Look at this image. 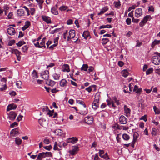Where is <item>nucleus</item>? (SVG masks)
Instances as JSON below:
<instances>
[{"label":"nucleus","mask_w":160,"mask_h":160,"mask_svg":"<svg viewBox=\"0 0 160 160\" xmlns=\"http://www.w3.org/2000/svg\"><path fill=\"white\" fill-rule=\"evenodd\" d=\"M100 98V96L99 94H96L95 95L94 100L92 104V107L93 109L96 110L99 107Z\"/></svg>","instance_id":"obj_1"},{"label":"nucleus","mask_w":160,"mask_h":160,"mask_svg":"<svg viewBox=\"0 0 160 160\" xmlns=\"http://www.w3.org/2000/svg\"><path fill=\"white\" fill-rule=\"evenodd\" d=\"M154 54L156 55L152 57L153 63L156 65L159 64L160 62V59L159 57H160V53L158 52H155Z\"/></svg>","instance_id":"obj_2"},{"label":"nucleus","mask_w":160,"mask_h":160,"mask_svg":"<svg viewBox=\"0 0 160 160\" xmlns=\"http://www.w3.org/2000/svg\"><path fill=\"white\" fill-rule=\"evenodd\" d=\"M84 120L85 123L87 124H91L93 122L94 119L92 116H88L85 118Z\"/></svg>","instance_id":"obj_3"},{"label":"nucleus","mask_w":160,"mask_h":160,"mask_svg":"<svg viewBox=\"0 0 160 160\" xmlns=\"http://www.w3.org/2000/svg\"><path fill=\"white\" fill-rule=\"evenodd\" d=\"M17 114L15 112H9L8 114V118L10 120L13 121L15 119L17 116Z\"/></svg>","instance_id":"obj_4"},{"label":"nucleus","mask_w":160,"mask_h":160,"mask_svg":"<svg viewBox=\"0 0 160 160\" xmlns=\"http://www.w3.org/2000/svg\"><path fill=\"white\" fill-rule=\"evenodd\" d=\"M49 73L48 70H45L41 73V75L43 79L47 80L49 78Z\"/></svg>","instance_id":"obj_5"},{"label":"nucleus","mask_w":160,"mask_h":160,"mask_svg":"<svg viewBox=\"0 0 160 160\" xmlns=\"http://www.w3.org/2000/svg\"><path fill=\"white\" fill-rule=\"evenodd\" d=\"M75 31L74 30H71L69 32V35L67 37V41H68L71 38H73L75 36Z\"/></svg>","instance_id":"obj_6"},{"label":"nucleus","mask_w":160,"mask_h":160,"mask_svg":"<svg viewBox=\"0 0 160 160\" xmlns=\"http://www.w3.org/2000/svg\"><path fill=\"white\" fill-rule=\"evenodd\" d=\"M42 20L48 24L51 23L52 21L50 17L48 16L42 15L41 17Z\"/></svg>","instance_id":"obj_7"},{"label":"nucleus","mask_w":160,"mask_h":160,"mask_svg":"<svg viewBox=\"0 0 160 160\" xmlns=\"http://www.w3.org/2000/svg\"><path fill=\"white\" fill-rule=\"evenodd\" d=\"M78 150V147L77 146H75L73 147V148L72 150L69 151V152L71 155H73L77 154Z\"/></svg>","instance_id":"obj_8"},{"label":"nucleus","mask_w":160,"mask_h":160,"mask_svg":"<svg viewBox=\"0 0 160 160\" xmlns=\"http://www.w3.org/2000/svg\"><path fill=\"white\" fill-rule=\"evenodd\" d=\"M120 123L121 124H124L127 123V118L123 115H121L119 118Z\"/></svg>","instance_id":"obj_9"},{"label":"nucleus","mask_w":160,"mask_h":160,"mask_svg":"<svg viewBox=\"0 0 160 160\" xmlns=\"http://www.w3.org/2000/svg\"><path fill=\"white\" fill-rule=\"evenodd\" d=\"M142 14V10L141 8H139L135 10V16L137 18L141 16Z\"/></svg>","instance_id":"obj_10"},{"label":"nucleus","mask_w":160,"mask_h":160,"mask_svg":"<svg viewBox=\"0 0 160 160\" xmlns=\"http://www.w3.org/2000/svg\"><path fill=\"white\" fill-rule=\"evenodd\" d=\"M78 141V139L76 137L70 138L66 141L67 143L71 142L73 144L76 143Z\"/></svg>","instance_id":"obj_11"},{"label":"nucleus","mask_w":160,"mask_h":160,"mask_svg":"<svg viewBox=\"0 0 160 160\" xmlns=\"http://www.w3.org/2000/svg\"><path fill=\"white\" fill-rule=\"evenodd\" d=\"M7 32L10 35H13L15 33V29L13 28H9L7 29Z\"/></svg>","instance_id":"obj_12"},{"label":"nucleus","mask_w":160,"mask_h":160,"mask_svg":"<svg viewBox=\"0 0 160 160\" xmlns=\"http://www.w3.org/2000/svg\"><path fill=\"white\" fill-rule=\"evenodd\" d=\"M17 107V105L14 104H12L9 105L7 108V111H8L12 109H15Z\"/></svg>","instance_id":"obj_13"},{"label":"nucleus","mask_w":160,"mask_h":160,"mask_svg":"<svg viewBox=\"0 0 160 160\" xmlns=\"http://www.w3.org/2000/svg\"><path fill=\"white\" fill-rule=\"evenodd\" d=\"M68 82L67 80L64 79H62L60 82V85L62 87H66L67 85Z\"/></svg>","instance_id":"obj_14"},{"label":"nucleus","mask_w":160,"mask_h":160,"mask_svg":"<svg viewBox=\"0 0 160 160\" xmlns=\"http://www.w3.org/2000/svg\"><path fill=\"white\" fill-rule=\"evenodd\" d=\"M124 109L125 113H126V116L128 117L129 116L130 114L131 110L126 105H125L124 107Z\"/></svg>","instance_id":"obj_15"},{"label":"nucleus","mask_w":160,"mask_h":160,"mask_svg":"<svg viewBox=\"0 0 160 160\" xmlns=\"http://www.w3.org/2000/svg\"><path fill=\"white\" fill-rule=\"evenodd\" d=\"M88 112V109L86 108V106H85V107H84L83 108H82L80 112H79V113L82 115H85L87 114Z\"/></svg>","instance_id":"obj_16"},{"label":"nucleus","mask_w":160,"mask_h":160,"mask_svg":"<svg viewBox=\"0 0 160 160\" xmlns=\"http://www.w3.org/2000/svg\"><path fill=\"white\" fill-rule=\"evenodd\" d=\"M46 39V38H44L42 39V42L39 43V46H38L39 48H42L43 47H44V48H45L46 46H45V42Z\"/></svg>","instance_id":"obj_17"},{"label":"nucleus","mask_w":160,"mask_h":160,"mask_svg":"<svg viewBox=\"0 0 160 160\" xmlns=\"http://www.w3.org/2000/svg\"><path fill=\"white\" fill-rule=\"evenodd\" d=\"M63 72H69L70 71L69 66L68 64H65L62 66Z\"/></svg>","instance_id":"obj_18"},{"label":"nucleus","mask_w":160,"mask_h":160,"mask_svg":"<svg viewBox=\"0 0 160 160\" xmlns=\"http://www.w3.org/2000/svg\"><path fill=\"white\" fill-rule=\"evenodd\" d=\"M108 8L107 7H105L101 9V11L98 14V15H100L103 14L106 11H108Z\"/></svg>","instance_id":"obj_19"},{"label":"nucleus","mask_w":160,"mask_h":160,"mask_svg":"<svg viewBox=\"0 0 160 160\" xmlns=\"http://www.w3.org/2000/svg\"><path fill=\"white\" fill-rule=\"evenodd\" d=\"M43 110H48V112L47 114L50 117H52L53 115V112L51 111V110L48 109V107L47 106H45V107L43 108Z\"/></svg>","instance_id":"obj_20"},{"label":"nucleus","mask_w":160,"mask_h":160,"mask_svg":"<svg viewBox=\"0 0 160 160\" xmlns=\"http://www.w3.org/2000/svg\"><path fill=\"white\" fill-rule=\"evenodd\" d=\"M46 157L44 153L42 152V153H39L38 156L37 158V159L38 160H42V159L43 158H44Z\"/></svg>","instance_id":"obj_21"},{"label":"nucleus","mask_w":160,"mask_h":160,"mask_svg":"<svg viewBox=\"0 0 160 160\" xmlns=\"http://www.w3.org/2000/svg\"><path fill=\"white\" fill-rule=\"evenodd\" d=\"M30 25V22L29 21H26L25 22V25L22 28V30L24 31L28 28Z\"/></svg>","instance_id":"obj_22"},{"label":"nucleus","mask_w":160,"mask_h":160,"mask_svg":"<svg viewBox=\"0 0 160 160\" xmlns=\"http://www.w3.org/2000/svg\"><path fill=\"white\" fill-rule=\"evenodd\" d=\"M96 86L95 85H93L86 88L85 90L88 91L89 92H90L92 90V89L94 88V90L96 89Z\"/></svg>","instance_id":"obj_23"},{"label":"nucleus","mask_w":160,"mask_h":160,"mask_svg":"<svg viewBox=\"0 0 160 160\" xmlns=\"http://www.w3.org/2000/svg\"><path fill=\"white\" fill-rule=\"evenodd\" d=\"M51 12L53 14L58 15V11L57 9V7H53L51 9Z\"/></svg>","instance_id":"obj_24"},{"label":"nucleus","mask_w":160,"mask_h":160,"mask_svg":"<svg viewBox=\"0 0 160 160\" xmlns=\"http://www.w3.org/2000/svg\"><path fill=\"white\" fill-rule=\"evenodd\" d=\"M53 132L56 135L61 136L62 134V131L60 129H56Z\"/></svg>","instance_id":"obj_25"},{"label":"nucleus","mask_w":160,"mask_h":160,"mask_svg":"<svg viewBox=\"0 0 160 160\" xmlns=\"http://www.w3.org/2000/svg\"><path fill=\"white\" fill-rule=\"evenodd\" d=\"M160 44V40H158L155 39L152 42V47L154 48L155 46L156 45H158Z\"/></svg>","instance_id":"obj_26"},{"label":"nucleus","mask_w":160,"mask_h":160,"mask_svg":"<svg viewBox=\"0 0 160 160\" xmlns=\"http://www.w3.org/2000/svg\"><path fill=\"white\" fill-rule=\"evenodd\" d=\"M47 83L49 86H53L56 83V82L51 80H48Z\"/></svg>","instance_id":"obj_27"},{"label":"nucleus","mask_w":160,"mask_h":160,"mask_svg":"<svg viewBox=\"0 0 160 160\" xmlns=\"http://www.w3.org/2000/svg\"><path fill=\"white\" fill-rule=\"evenodd\" d=\"M19 133L18 129L16 128L12 130L10 132V134L14 135L18 134Z\"/></svg>","instance_id":"obj_28"},{"label":"nucleus","mask_w":160,"mask_h":160,"mask_svg":"<svg viewBox=\"0 0 160 160\" xmlns=\"http://www.w3.org/2000/svg\"><path fill=\"white\" fill-rule=\"evenodd\" d=\"M18 14L20 16H23L24 15V11L23 9H20L17 11Z\"/></svg>","instance_id":"obj_29"},{"label":"nucleus","mask_w":160,"mask_h":160,"mask_svg":"<svg viewBox=\"0 0 160 160\" xmlns=\"http://www.w3.org/2000/svg\"><path fill=\"white\" fill-rule=\"evenodd\" d=\"M89 36V33L88 31H85L84 32L82 36L85 39H87Z\"/></svg>","instance_id":"obj_30"},{"label":"nucleus","mask_w":160,"mask_h":160,"mask_svg":"<svg viewBox=\"0 0 160 160\" xmlns=\"http://www.w3.org/2000/svg\"><path fill=\"white\" fill-rule=\"evenodd\" d=\"M37 2L38 3L40 8L41 9L42 8V4L44 2L43 0H36Z\"/></svg>","instance_id":"obj_31"},{"label":"nucleus","mask_w":160,"mask_h":160,"mask_svg":"<svg viewBox=\"0 0 160 160\" xmlns=\"http://www.w3.org/2000/svg\"><path fill=\"white\" fill-rule=\"evenodd\" d=\"M122 76L124 77H126L129 74V72L127 70H124L122 71Z\"/></svg>","instance_id":"obj_32"},{"label":"nucleus","mask_w":160,"mask_h":160,"mask_svg":"<svg viewBox=\"0 0 160 160\" xmlns=\"http://www.w3.org/2000/svg\"><path fill=\"white\" fill-rule=\"evenodd\" d=\"M12 53H14L16 54V56L19 55L21 53V52H20L17 49H13L12 50Z\"/></svg>","instance_id":"obj_33"},{"label":"nucleus","mask_w":160,"mask_h":160,"mask_svg":"<svg viewBox=\"0 0 160 160\" xmlns=\"http://www.w3.org/2000/svg\"><path fill=\"white\" fill-rule=\"evenodd\" d=\"M122 137L124 140L126 141L130 139V137L129 135L126 133L122 134Z\"/></svg>","instance_id":"obj_34"},{"label":"nucleus","mask_w":160,"mask_h":160,"mask_svg":"<svg viewBox=\"0 0 160 160\" xmlns=\"http://www.w3.org/2000/svg\"><path fill=\"white\" fill-rule=\"evenodd\" d=\"M32 77L33 78H37L38 77V72L36 70H34L32 72Z\"/></svg>","instance_id":"obj_35"},{"label":"nucleus","mask_w":160,"mask_h":160,"mask_svg":"<svg viewBox=\"0 0 160 160\" xmlns=\"http://www.w3.org/2000/svg\"><path fill=\"white\" fill-rule=\"evenodd\" d=\"M153 109L156 114H160V109L158 108L155 106L153 107Z\"/></svg>","instance_id":"obj_36"},{"label":"nucleus","mask_w":160,"mask_h":160,"mask_svg":"<svg viewBox=\"0 0 160 160\" xmlns=\"http://www.w3.org/2000/svg\"><path fill=\"white\" fill-rule=\"evenodd\" d=\"M88 68V66L87 64H84L81 68V70L87 71Z\"/></svg>","instance_id":"obj_37"},{"label":"nucleus","mask_w":160,"mask_h":160,"mask_svg":"<svg viewBox=\"0 0 160 160\" xmlns=\"http://www.w3.org/2000/svg\"><path fill=\"white\" fill-rule=\"evenodd\" d=\"M53 77L55 80H58L59 79V78L60 77V74H58L56 73H55L53 74Z\"/></svg>","instance_id":"obj_38"},{"label":"nucleus","mask_w":160,"mask_h":160,"mask_svg":"<svg viewBox=\"0 0 160 160\" xmlns=\"http://www.w3.org/2000/svg\"><path fill=\"white\" fill-rule=\"evenodd\" d=\"M16 143L18 145H19L21 144L22 140L19 138H15Z\"/></svg>","instance_id":"obj_39"},{"label":"nucleus","mask_w":160,"mask_h":160,"mask_svg":"<svg viewBox=\"0 0 160 160\" xmlns=\"http://www.w3.org/2000/svg\"><path fill=\"white\" fill-rule=\"evenodd\" d=\"M113 4L116 8H118L121 5L120 2L119 0H118L117 2H114Z\"/></svg>","instance_id":"obj_40"},{"label":"nucleus","mask_w":160,"mask_h":160,"mask_svg":"<svg viewBox=\"0 0 160 160\" xmlns=\"http://www.w3.org/2000/svg\"><path fill=\"white\" fill-rule=\"evenodd\" d=\"M151 134L152 136H155L157 134V129L155 128H153Z\"/></svg>","instance_id":"obj_41"},{"label":"nucleus","mask_w":160,"mask_h":160,"mask_svg":"<svg viewBox=\"0 0 160 160\" xmlns=\"http://www.w3.org/2000/svg\"><path fill=\"white\" fill-rule=\"evenodd\" d=\"M139 136V134L137 132H135L133 134V139L137 141Z\"/></svg>","instance_id":"obj_42"},{"label":"nucleus","mask_w":160,"mask_h":160,"mask_svg":"<svg viewBox=\"0 0 160 160\" xmlns=\"http://www.w3.org/2000/svg\"><path fill=\"white\" fill-rule=\"evenodd\" d=\"M22 83V82L21 81H19L17 82L16 84L18 88H21Z\"/></svg>","instance_id":"obj_43"},{"label":"nucleus","mask_w":160,"mask_h":160,"mask_svg":"<svg viewBox=\"0 0 160 160\" xmlns=\"http://www.w3.org/2000/svg\"><path fill=\"white\" fill-rule=\"evenodd\" d=\"M153 71V69L152 68H151L147 70L146 72L147 75H149L152 73Z\"/></svg>","instance_id":"obj_44"},{"label":"nucleus","mask_w":160,"mask_h":160,"mask_svg":"<svg viewBox=\"0 0 160 160\" xmlns=\"http://www.w3.org/2000/svg\"><path fill=\"white\" fill-rule=\"evenodd\" d=\"M76 102L77 103L79 104H80L83 105V106L84 107H85V106H86L85 105L84 102L81 100H76Z\"/></svg>","instance_id":"obj_45"},{"label":"nucleus","mask_w":160,"mask_h":160,"mask_svg":"<svg viewBox=\"0 0 160 160\" xmlns=\"http://www.w3.org/2000/svg\"><path fill=\"white\" fill-rule=\"evenodd\" d=\"M28 47L27 45H25L22 47V49L23 52H27Z\"/></svg>","instance_id":"obj_46"},{"label":"nucleus","mask_w":160,"mask_h":160,"mask_svg":"<svg viewBox=\"0 0 160 160\" xmlns=\"http://www.w3.org/2000/svg\"><path fill=\"white\" fill-rule=\"evenodd\" d=\"M102 43L103 45L106 44L109 41V40L107 38H103L102 39Z\"/></svg>","instance_id":"obj_47"},{"label":"nucleus","mask_w":160,"mask_h":160,"mask_svg":"<svg viewBox=\"0 0 160 160\" xmlns=\"http://www.w3.org/2000/svg\"><path fill=\"white\" fill-rule=\"evenodd\" d=\"M68 8V7L67 6H62L59 8V9L60 11H62L67 10Z\"/></svg>","instance_id":"obj_48"},{"label":"nucleus","mask_w":160,"mask_h":160,"mask_svg":"<svg viewBox=\"0 0 160 160\" xmlns=\"http://www.w3.org/2000/svg\"><path fill=\"white\" fill-rule=\"evenodd\" d=\"M45 155L46 157H52V153L51 152H44Z\"/></svg>","instance_id":"obj_49"},{"label":"nucleus","mask_w":160,"mask_h":160,"mask_svg":"<svg viewBox=\"0 0 160 160\" xmlns=\"http://www.w3.org/2000/svg\"><path fill=\"white\" fill-rule=\"evenodd\" d=\"M25 43L24 41H20L18 42V43H16V45L20 47L22 45Z\"/></svg>","instance_id":"obj_50"},{"label":"nucleus","mask_w":160,"mask_h":160,"mask_svg":"<svg viewBox=\"0 0 160 160\" xmlns=\"http://www.w3.org/2000/svg\"><path fill=\"white\" fill-rule=\"evenodd\" d=\"M33 42L34 43V44L36 47L39 48V43L38 41H36L35 40H34L33 41Z\"/></svg>","instance_id":"obj_51"},{"label":"nucleus","mask_w":160,"mask_h":160,"mask_svg":"<svg viewBox=\"0 0 160 160\" xmlns=\"http://www.w3.org/2000/svg\"><path fill=\"white\" fill-rule=\"evenodd\" d=\"M15 40H12L10 41L8 43V45L9 46H11L13 44H14L15 43Z\"/></svg>","instance_id":"obj_52"},{"label":"nucleus","mask_w":160,"mask_h":160,"mask_svg":"<svg viewBox=\"0 0 160 160\" xmlns=\"http://www.w3.org/2000/svg\"><path fill=\"white\" fill-rule=\"evenodd\" d=\"M151 16L150 15H146L144 17L143 20L146 23L148 19Z\"/></svg>","instance_id":"obj_53"},{"label":"nucleus","mask_w":160,"mask_h":160,"mask_svg":"<svg viewBox=\"0 0 160 160\" xmlns=\"http://www.w3.org/2000/svg\"><path fill=\"white\" fill-rule=\"evenodd\" d=\"M94 157L93 160H99L100 159V158L99 157L98 155L97 154H96L95 156H92V157Z\"/></svg>","instance_id":"obj_54"},{"label":"nucleus","mask_w":160,"mask_h":160,"mask_svg":"<svg viewBox=\"0 0 160 160\" xmlns=\"http://www.w3.org/2000/svg\"><path fill=\"white\" fill-rule=\"evenodd\" d=\"M146 23V22L142 20L139 23V25L141 27H142Z\"/></svg>","instance_id":"obj_55"},{"label":"nucleus","mask_w":160,"mask_h":160,"mask_svg":"<svg viewBox=\"0 0 160 160\" xmlns=\"http://www.w3.org/2000/svg\"><path fill=\"white\" fill-rule=\"evenodd\" d=\"M126 21L127 24H128V25H129L131 23V20L130 18H128L126 19Z\"/></svg>","instance_id":"obj_56"},{"label":"nucleus","mask_w":160,"mask_h":160,"mask_svg":"<svg viewBox=\"0 0 160 160\" xmlns=\"http://www.w3.org/2000/svg\"><path fill=\"white\" fill-rule=\"evenodd\" d=\"M44 148L47 150H50L52 148V147L50 145L49 146H44Z\"/></svg>","instance_id":"obj_57"},{"label":"nucleus","mask_w":160,"mask_h":160,"mask_svg":"<svg viewBox=\"0 0 160 160\" xmlns=\"http://www.w3.org/2000/svg\"><path fill=\"white\" fill-rule=\"evenodd\" d=\"M7 87L6 86V84H5L4 85H3V87L2 88H0V90L2 91L4 90H6L7 89Z\"/></svg>","instance_id":"obj_58"},{"label":"nucleus","mask_w":160,"mask_h":160,"mask_svg":"<svg viewBox=\"0 0 160 160\" xmlns=\"http://www.w3.org/2000/svg\"><path fill=\"white\" fill-rule=\"evenodd\" d=\"M43 142L46 144H49L50 142V141L48 139L46 138L44 139Z\"/></svg>","instance_id":"obj_59"},{"label":"nucleus","mask_w":160,"mask_h":160,"mask_svg":"<svg viewBox=\"0 0 160 160\" xmlns=\"http://www.w3.org/2000/svg\"><path fill=\"white\" fill-rule=\"evenodd\" d=\"M148 10L149 11L153 12L154 10V8L152 6H151L149 7Z\"/></svg>","instance_id":"obj_60"},{"label":"nucleus","mask_w":160,"mask_h":160,"mask_svg":"<svg viewBox=\"0 0 160 160\" xmlns=\"http://www.w3.org/2000/svg\"><path fill=\"white\" fill-rule=\"evenodd\" d=\"M142 91V89L141 88H138L136 91L135 92L136 93H137L138 94H140L141 92Z\"/></svg>","instance_id":"obj_61"},{"label":"nucleus","mask_w":160,"mask_h":160,"mask_svg":"<svg viewBox=\"0 0 160 160\" xmlns=\"http://www.w3.org/2000/svg\"><path fill=\"white\" fill-rule=\"evenodd\" d=\"M53 149L55 150H58V148L57 147V142H55L54 143V145L53 147Z\"/></svg>","instance_id":"obj_62"},{"label":"nucleus","mask_w":160,"mask_h":160,"mask_svg":"<svg viewBox=\"0 0 160 160\" xmlns=\"http://www.w3.org/2000/svg\"><path fill=\"white\" fill-rule=\"evenodd\" d=\"M18 125V123L17 122H14L12 124L10 125V127L11 128H13L15 126H17Z\"/></svg>","instance_id":"obj_63"},{"label":"nucleus","mask_w":160,"mask_h":160,"mask_svg":"<svg viewBox=\"0 0 160 160\" xmlns=\"http://www.w3.org/2000/svg\"><path fill=\"white\" fill-rule=\"evenodd\" d=\"M118 65L120 67H122L124 65V63L123 62L119 61L118 62Z\"/></svg>","instance_id":"obj_64"}]
</instances>
